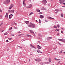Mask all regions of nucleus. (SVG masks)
I'll return each instance as SVG.
<instances>
[{"label": "nucleus", "mask_w": 65, "mask_h": 65, "mask_svg": "<svg viewBox=\"0 0 65 65\" xmlns=\"http://www.w3.org/2000/svg\"><path fill=\"white\" fill-rule=\"evenodd\" d=\"M43 16L42 15H40V19H42L43 18Z\"/></svg>", "instance_id": "nucleus-18"}, {"label": "nucleus", "mask_w": 65, "mask_h": 65, "mask_svg": "<svg viewBox=\"0 0 65 65\" xmlns=\"http://www.w3.org/2000/svg\"><path fill=\"white\" fill-rule=\"evenodd\" d=\"M62 42H65V40L63 39L62 40Z\"/></svg>", "instance_id": "nucleus-32"}, {"label": "nucleus", "mask_w": 65, "mask_h": 65, "mask_svg": "<svg viewBox=\"0 0 65 65\" xmlns=\"http://www.w3.org/2000/svg\"><path fill=\"white\" fill-rule=\"evenodd\" d=\"M63 2H65V0H63Z\"/></svg>", "instance_id": "nucleus-60"}, {"label": "nucleus", "mask_w": 65, "mask_h": 65, "mask_svg": "<svg viewBox=\"0 0 65 65\" xmlns=\"http://www.w3.org/2000/svg\"><path fill=\"white\" fill-rule=\"evenodd\" d=\"M4 30H2V32H4Z\"/></svg>", "instance_id": "nucleus-57"}, {"label": "nucleus", "mask_w": 65, "mask_h": 65, "mask_svg": "<svg viewBox=\"0 0 65 65\" xmlns=\"http://www.w3.org/2000/svg\"><path fill=\"white\" fill-rule=\"evenodd\" d=\"M63 4L65 6H63V7H65V3H63Z\"/></svg>", "instance_id": "nucleus-43"}, {"label": "nucleus", "mask_w": 65, "mask_h": 65, "mask_svg": "<svg viewBox=\"0 0 65 65\" xmlns=\"http://www.w3.org/2000/svg\"><path fill=\"white\" fill-rule=\"evenodd\" d=\"M55 31H59V30L58 29H56Z\"/></svg>", "instance_id": "nucleus-41"}, {"label": "nucleus", "mask_w": 65, "mask_h": 65, "mask_svg": "<svg viewBox=\"0 0 65 65\" xmlns=\"http://www.w3.org/2000/svg\"><path fill=\"white\" fill-rule=\"evenodd\" d=\"M28 27H30V28H31V27H32V25H30V24H29L28 25Z\"/></svg>", "instance_id": "nucleus-21"}, {"label": "nucleus", "mask_w": 65, "mask_h": 65, "mask_svg": "<svg viewBox=\"0 0 65 65\" xmlns=\"http://www.w3.org/2000/svg\"><path fill=\"white\" fill-rule=\"evenodd\" d=\"M49 62H51V59L50 58H49Z\"/></svg>", "instance_id": "nucleus-25"}, {"label": "nucleus", "mask_w": 65, "mask_h": 65, "mask_svg": "<svg viewBox=\"0 0 65 65\" xmlns=\"http://www.w3.org/2000/svg\"><path fill=\"white\" fill-rule=\"evenodd\" d=\"M14 12V10H12L11 11V13H13Z\"/></svg>", "instance_id": "nucleus-11"}, {"label": "nucleus", "mask_w": 65, "mask_h": 65, "mask_svg": "<svg viewBox=\"0 0 65 65\" xmlns=\"http://www.w3.org/2000/svg\"><path fill=\"white\" fill-rule=\"evenodd\" d=\"M57 59H56V58H55V60H56V61H57Z\"/></svg>", "instance_id": "nucleus-45"}, {"label": "nucleus", "mask_w": 65, "mask_h": 65, "mask_svg": "<svg viewBox=\"0 0 65 65\" xmlns=\"http://www.w3.org/2000/svg\"><path fill=\"white\" fill-rule=\"evenodd\" d=\"M52 37H47V40H50V39H52Z\"/></svg>", "instance_id": "nucleus-15"}, {"label": "nucleus", "mask_w": 65, "mask_h": 65, "mask_svg": "<svg viewBox=\"0 0 65 65\" xmlns=\"http://www.w3.org/2000/svg\"><path fill=\"white\" fill-rule=\"evenodd\" d=\"M59 3L61 4L62 5L63 4V3L64 2L63 0H59Z\"/></svg>", "instance_id": "nucleus-3"}, {"label": "nucleus", "mask_w": 65, "mask_h": 65, "mask_svg": "<svg viewBox=\"0 0 65 65\" xmlns=\"http://www.w3.org/2000/svg\"><path fill=\"white\" fill-rule=\"evenodd\" d=\"M25 23H26V24H28L29 23V21H27L25 22Z\"/></svg>", "instance_id": "nucleus-19"}, {"label": "nucleus", "mask_w": 65, "mask_h": 65, "mask_svg": "<svg viewBox=\"0 0 65 65\" xmlns=\"http://www.w3.org/2000/svg\"><path fill=\"white\" fill-rule=\"evenodd\" d=\"M35 61H37V62H40V61H41V59H35Z\"/></svg>", "instance_id": "nucleus-6"}, {"label": "nucleus", "mask_w": 65, "mask_h": 65, "mask_svg": "<svg viewBox=\"0 0 65 65\" xmlns=\"http://www.w3.org/2000/svg\"><path fill=\"white\" fill-rule=\"evenodd\" d=\"M2 15H0V17H1V18H2Z\"/></svg>", "instance_id": "nucleus-46"}, {"label": "nucleus", "mask_w": 65, "mask_h": 65, "mask_svg": "<svg viewBox=\"0 0 65 65\" xmlns=\"http://www.w3.org/2000/svg\"><path fill=\"white\" fill-rule=\"evenodd\" d=\"M56 12V13H58V12Z\"/></svg>", "instance_id": "nucleus-59"}, {"label": "nucleus", "mask_w": 65, "mask_h": 65, "mask_svg": "<svg viewBox=\"0 0 65 65\" xmlns=\"http://www.w3.org/2000/svg\"><path fill=\"white\" fill-rule=\"evenodd\" d=\"M8 11L9 13H11V11L10 10H8Z\"/></svg>", "instance_id": "nucleus-33"}, {"label": "nucleus", "mask_w": 65, "mask_h": 65, "mask_svg": "<svg viewBox=\"0 0 65 65\" xmlns=\"http://www.w3.org/2000/svg\"><path fill=\"white\" fill-rule=\"evenodd\" d=\"M62 53V51H60V54H61V53Z\"/></svg>", "instance_id": "nucleus-48"}, {"label": "nucleus", "mask_w": 65, "mask_h": 65, "mask_svg": "<svg viewBox=\"0 0 65 65\" xmlns=\"http://www.w3.org/2000/svg\"><path fill=\"white\" fill-rule=\"evenodd\" d=\"M11 18H12V17H11L10 16V15H9V19H10Z\"/></svg>", "instance_id": "nucleus-37"}, {"label": "nucleus", "mask_w": 65, "mask_h": 65, "mask_svg": "<svg viewBox=\"0 0 65 65\" xmlns=\"http://www.w3.org/2000/svg\"><path fill=\"white\" fill-rule=\"evenodd\" d=\"M61 29H62V30H64V28H61Z\"/></svg>", "instance_id": "nucleus-58"}, {"label": "nucleus", "mask_w": 65, "mask_h": 65, "mask_svg": "<svg viewBox=\"0 0 65 65\" xmlns=\"http://www.w3.org/2000/svg\"><path fill=\"white\" fill-rule=\"evenodd\" d=\"M13 6H14L13 4H12L9 7V9H11V8Z\"/></svg>", "instance_id": "nucleus-5"}, {"label": "nucleus", "mask_w": 65, "mask_h": 65, "mask_svg": "<svg viewBox=\"0 0 65 65\" xmlns=\"http://www.w3.org/2000/svg\"><path fill=\"white\" fill-rule=\"evenodd\" d=\"M57 27H58V28H59V27H60V26H59V25H57Z\"/></svg>", "instance_id": "nucleus-36"}, {"label": "nucleus", "mask_w": 65, "mask_h": 65, "mask_svg": "<svg viewBox=\"0 0 65 65\" xmlns=\"http://www.w3.org/2000/svg\"><path fill=\"white\" fill-rule=\"evenodd\" d=\"M29 61H30V59H29Z\"/></svg>", "instance_id": "nucleus-64"}, {"label": "nucleus", "mask_w": 65, "mask_h": 65, "mask_svg": "<svg viewBox=\"0 0 65 65\" xmlns=\"http://www.w3.org/2000/svg\"><path fill=\"white\" fill-rule=\"evenodd\" d=\"M12 27H11V28H10L9 29V31H10V30H11V29H12Z\"/></svg>", "instance_id": "nucleus-24"}, {"label": "nucleus", "mask_w": 65, "mask_h": 65, "mask_svg": "<svg viewBox=\"0 0 65 65\" xmlns=\"http://www.w3.org/2000/svg\"><path fill=\"white\" fill-rule=\"evenodd\" d=\"M39 23H40H40H41V21H40V19H39Z\"/></svg>", "instance_id": "nucleus-39"}, {"label": "nucleus", "mask_w": 65, "mask_h": 65, "mask_svg": "<svg viewBox=\"0 0 65 65\" xmlns=\"http://www.w3.org/2000/svg\"><path fill=\"white\" fill-rule=\"evenodd\" d=\"M61 16L62 17H63V13H62L61 14Z\"/></svg>", "instance_id": "nucleus-38"}, {"label": "nucleus", "mask_w": 65, "mask_h": 65, "mask_svg": "<svg viewBox=\"0 0 65 65\" xmlns=\"http://www.w3.org/2000/svg\"><path fill=\"white\" fill-rule=\"evenodd\" d=\"M61 33H63V32L62 31H61Z\"/></svg>", "instance_id": "nucleus-49"}, {"label": "nucleus", "mask_w": 65, "mask_h": 65, "mask_svg": "<svg viewBox=\"0 0 65 65\" xmlns=\"http://www.w3.org/2000/svg\"><path fill=\"white\" fill-rule=\"evenodd\" d=\"M8 34V33H7V32H6L4 34V35H7Z\"/></svg>", "instance_id": "nucleus-22"}, {"label": "nucleus", "mask_w": 65, "mask_h": 65, "mask_svg": "<svg viewBox=\"0 0 65 65\" xmlns=\"http://www.w3.org/2000/svg\"><path fill=\"white\" fill-rule=\"evenodd\" d=\"M63 39H58V40H59V41H62L63 42Z\"/></svg>", "instance_id": "nucleus-17"}, {"label": "nucleus", "mask_w": 65, "mask_h": 65, "mask_svg": "<svg viewBox=\"0 0 65 65\" xmlns=\"http://www.w3.org/2000/svg\"><path fill=\"white\" fill-rule=\"evenodd\" d=\"M8 41H9L8 40H6V42H8Z\"/></svg>", "instance_id": "nucleus-52"}, {"label": "nucleus", "mask_w": 65, "mask_h": 65, "mask_svg": "<svg viewBox=\"0 0 65 65\" xmlns=\"http://www.w3.org/2000/svg\"><path fill=\"white\" fill-rule=\"evenodd\" d=\"M3 25V24L1 23V24L0 26H1V25Z\"/></svg>", "instance_id": "nucleus-53"}, {"label": "nucleus", "mask_w": 65, "mask_h": 65, "mask_svg": "<svg viewBox=\"0 0 65 65\" xmlns=\"http://www.w3.org/2000/svg\"><path fill=\"white\" fill-rule=\"evenodd\" d=\"M18 47H20V48H21V49H22L23 48H22V47L20 46H18Z\"/></svg>", "instance_id": "nucleus-35"}, {"label": "nucleus", "mask_w": 65, "mask_h": 65, "mask_svg": "<svg viewBox=\"0 0 65 65\" xmlns=\"http://www.w3.org/2000/svg\"><path fill=\"white\" fill-rule=\"evenodd\" d=\"M30 36H31V35H28L27 36V37H29Z\"/></svg>", "instance_id": "nucleus-40"}, {"label": "nucleus", "mask_w": 65, "mask_h": 65, "mask_svg": "<svg viewBox=\"0 0 65 65\" xmlns=\"http://www.w3.org/2000/svg\"><path fill=\"white\" fill-rule=\"evenodd\" d=\"M14 34H12L11 35V36H14Z\"/></svg>", "instance_id": "nucleus-47"}, {"label": "nucleus", "mask_w": 65, "mask_h": 65, "mask_svg": "<svg viewBox=\"0 0 65 65\" xmlns=\"http://www.w3.org/2000/svg\"><path fill=\"white\" fill-rule=\"evenodd\" d=\"M57 59V61H59L60 60V59Z\"/></svg>", "instance_id": "nucleus-51"}, {"label": "nucleus", "mask_w": 65, "mask_h": 65, "mask_svg": "<svg viewBox=\"0 0 65 65\" xmlns=\"http://www.w3.org/2000/svg\"><path fill=\"white\" fill-rule=\"evenodd\" d=\"M42 2L44 5H45L46 3H47V1H46V0H43Z\"/></svg>", "instance_id": "nucleus-2"}, {"label": "nucleus", "mask_w": 65, "mask_h": 65, "mask_svg": "<svg viewBox=\"0 0 65 65\" xmlns=\"http://www.w3.org/2000/svg\"><path fill=\"white\" fill-rule=\"evenodd\" d=\"M39 14H42V12H40V13H39Z\"/></svg>", "instance_id": "nucleus-44"}, {"label": "nucleus", "mask_w": 65, "mask_h": 65, "mask_svg": "<svg viewBox=\"0 0 65 65\" xmlns=\"http://www.w3.org/2000/svg\"><path fill=\"white\" fill-rule=\"evenodd\" d=\"M64 54H65V52H64Z\"/></svg>", "instance_id": "nucleus-63"}, {"label": "nucleus", "mask_w": 65, "mask_h": 65, "mask_svg": "<svg viewBox=\"0 0 65 65\" xmlns=\"http://www.w3.org/2000/svg\"><path fill=\"white\" fill-rule=\"evenodd\" d=\"M14 29H18V27H14Z\"/></svg>", "instance_id": "nucleus-30"}, {"label": "nucleus", "mask_w": 65, "mask_h": 65, "mask_svg": "<svg viewBox=\"0 0 65 65\" xmlns=\"http://www.w3.org/2000/svg\"><path fill=\"white\" fill-rule=\"evenodd\" d=\"M8 13H6V15L5 16V17H6V18H7L8 17Z\"/></svg>", "instance_id": "nucleus-12"}, {"label": "nucleus", "mask_w": 65, "mask_h": 65, "mask_svg": "<svg viewBox=\"0 0 65 65\" xmlns=\"http://www.w3.org/2000/svg\"><path fill=\"white\" fill-rule=\"evenodd\" d=\"M29 23L30 25H31V26H32V28H35V26L31 22L30 23Z\"/></svg>", "instance_id": "nucleus-4"}, {"label": "nucleus", "mask_w": 65, "mask_h": 65, "mask_svg": "<svg viewBox=\"0 0 65 65\" xmlns=\"http://www.w3.org/2000/svg\"><path fill=\"white\" fill-rule=\"evenodd\" d=\"M37 52H38V53H40V54L42 53V52L41 51H40V50H38Z\"/></svg>", "instance_id": "nucleus-13"}, {"label": "nucleus", "mask_w": 65, "mask_h": 65, "mask_svg": "<svg viewBox=\"0 0 65 65\" xmlns=\"http://www.w3.org/2000/svg\"><path fill=\"white\" fill-rule=\"evenodd\" d=\"M44 63L46 64H48V62H45Z\"/></svg>", "instance_id": "nucleus-27"}, {"label": "nucleus", "mask_w": 65, "mask_h": 65, "mask_svg": "<svg viewBox=\"0 0 65 65\" xmlns=\"http://www.w3.org/2000/svg\"><path fill=\"white\" fill-rule=\"evenodd\" d=\"M36 11L38 12H40V10L39 9H37Z\"/></svg>", "instance_id": "nucleus-20"}, {"label": "nucleus", "mask_w": 65, "mask_h": 65, "mask_svg": "<svg viewBox=\"0 0 65 65\" xmlns=\"http://www.w3.org/2000/svg\"><path fill=\"white\" fill-rule=\"evenodd\" d=\"M60 61H59L58 62V63H60Z\"/></svg>", "instance_id": "nucleus-61"}, {"label": "nucleus", "mask_w": 65, "mask_h": 65, "mask_svg": "<svg viewBox=\"0 0 65 65\" xmlns=\"http://www.w3.org/2000/svg\"><path fill=\"white\" fill-rule=\"evenodd\" d=\"M37 47L38 49H41V47L38 45H37Z\"/></svg>", "instance_id": "nucleus-9"}, {"label": "nucleus", "mask_w": 65, "mask_h": 65, "mask_svg": "<svg viewBox=\"0 0 65 65\" xmlns=\"http://www.w3.org/2000/svg\"><path fill=\"white\" fill-rule=\"evenodd\" d=\"M12 38H8V39H9V40H11Z\"/></svg>", "instance_id": "nucleus-42"}, {"label": "nucleus", "mask_w": 65, "mask_h": 65, "mask_svg": "<svg viewBox=\"0 0 65 65\" xmlns=\"http://www.w3.org/2000/svg\"><path fill=\"white\" fill-rule=\"evenodd\" d=\"M29 31L30 33H33L34 34V31H33V30H30Z\"/></svg>", "instance_id": "nucleus-14"}, {"label": "nucleus", "mask_w": 65, "mask_h": 65, "mask_svg": "<svg viewBox=\"0 0 65 65\" xmlns=\"http://www.w3.org/2000/svg\"><path fill=\"white\" fill-rule=\"evenodd\" d=\"M33 13L32 12H31L29 14V15H31V14H32Z\"/></svg>", "instance_id": "nucleus-29"}, {"label": "nucleus", "mask_w": 65, "mask_h": 65, "mask_svg": "<svg viewBox=\"0 0 65 65\" xmlns=\"http://www.w3.org/2000/svg\"><path fill=\"white\" fill-rule=\"evenodd\" d=\"M10 2V0H7L3 2V3L4 4H7Z\"/></svg>", "instance_id": "nucleus-1"}, {"label": "nucleus", "mask_w": 65, "mask_h": 65, "mask_svg": "<svg viewBox=\"0 0 65 65\" xmlns=\"http://www.w3.org/2000/svg\"><path fill=\"white\" fill-rule=\"evenodd\" d=\"M22 35H23L22 34H19L18 35V36H21Z\"/></svg>", "instance_id": "nucleus-31"}, {"label": "nucleus", "mask_w": 65, "mask_h": 65, "mask_svg": "<svg viewBox=\"0 0 65 65\" xmlns=\"http://www.w3.org/2000/svg\"><path fill=\"white\" fill-rule=\"evenodd\" d=\"M18 33H21V32H20V31H19V32H18Z\"/></svg>", "instance_id": "nucleus-54"}, {"label": "nucleus", "mask_w": 65, "mask_h": 65, "mask_svg": "<svg viewBox=\"0 0 65 65\" xmlns=\"http://www.w3.org/2000/svg\"><path fill=\"white\" fill-rule=\"evenodd\" d=\"M23 3L24 4V6L25 7V6H26V4H25V1H23Z\"/></svg>", "instance_id": "nucleus-8"}, {"label": "nucleus", "mask_w": 65, "mask_h": 65, "mask_svg": "<svg viewBox=\"0 0 65 65\" xmlns=\"http://www.w3.org/2000/svg\"><path fill=\"white\" fill-rule=\"evenodd\" d=\"M48 19H52V20H54V18H51L50 17H48Z\"/></svg>", "instance_id": "nucleus-16"}, {"label": "nucleus", "mask_w": 65, "mask_h": 65, "mask_svg": "<svg viewBox=\"0 0 65 65\" xmlns=\"http://www.w3.org/2000/svg\"><path fill=\"white\" fill-rule=\"evenodd\" d=\"M57 44L59 45H61V43H60L59 42H58Z\"/></svg>", "instance_id": "nucleus-23"}, {"label": "nucleus", "mask_w": 65, "mask_h": 65, "mask_svg": "<svg viewBox=\"0 0 65 65\" xmlns=\"http://www.w3.org/2000/svg\"><path fill=\"white\" fill-rule=\"evenodd\" d=\"M32 6V5L31 4H30L29 6H28L27 7V8H31Z\"/></svg>", "instance_id": "nucleus-7"}, {"label": "nucleus", "mask_w": 65, "mask_h": 65, "mask_svg": "<svg viewBox=\"0 0 65 65\" xmlns=\"http://www.w3.org/2000/svg\"><path fill=\"white\" fill-rule=\"evenodd\" d=\"M57 34L58 35H59V34Z\"/></svg>", "instance_id": "nucleus-62"}, {"label": "nucleus", "mask_w": 65, "mask_h": 65, "mask_svg": "<svg viewBox=\"0 0 65 65\" xmlns=\"http://www.w3.org/2000/svg\"><path fill=\"white\" fill-rule=\"evenodd\" d=\"M30 46L31 47H32V48H35V47H34V46H33L31 44H30Z\"/></svg>", "instance_id": "nucleus-10"}, {"label": "nucleus", "mask_w": 65, "mask_h": 65, "mask_svg": "<svg viewBox=\"0 0 65 65\" xmlns=\"http://www.w3.org/2000/svg\"><path fill=\"white\" fill-rule=\"evenodd\" d=\"M10 16L12 18V16H13V15H12V14H11L10 15Z\"/></svg>", "instance_id": "nucleus-28"}, {"label": "nucleus", "mask_w": 65, "mask_h": 65, "mask_svg": "<svg viewBox=\"0 0 65 65\" xmlns=\"http://www.w3.org/2000/svg\"><path fill=\"white\" fill-rule=\"evenodd\" d=\"M39 36H40V37H42V36L40 34H39Z\"/></svg>", "instance_id": "nucleus-34"}, {"label": "nucleus", "mask_w": 65, "mask_h": 65, "mask_svg": "<svg viewBox=\"0 0 65 65\" xmlns=\"http://www.w3.org/2000/svg\"><path fill=\"white\" fill-rule=\"evenodd\" d=\"M0 12H2V10H1L0 9Z\"/></svg>", "instance_id": "nucleus-50"}, {"label": "nucleus", "mask_w": 65, "mask_h": 65, "mask_svg": "<svg viewBox=\"0 0 65 65\" xmlns=\"http://www.w3.org/2000/svg\"><path fill=\"white\" fill-rule=\"evenodd\" d=\"M14 24H15V25H17V23H14Z\"/></svg>", "instance_id": "nucleus-56"}, {"label": "nucleus", "mask_w": 65, "mask_h": 65, "mask_svg": "<svg viewBox=\"0 0 65 65\" xmlns=\"http://www.w3.org/2000/svg\"><path fill=\"white\" fill-rule=\"evenodd\" d=\"M54 28H55L56 29H57V27L55 25H54Z\"/></svg>", "instance_id": "nucleus-26"}, {"label": "nucleus", "mask_w": 65, "mask_h": 65, "mask_svg": "<svg viewBox=\"0 0 65 65\" xmlns=\"http://www.w3.org/2000/svg\"><path fill=\"white\" fill-rule=\"evenodd\" d=\"M36 22H38V21H37V20H36Z\"/></svg>", "instance_id": "nucleus-55"}]
</instances>
